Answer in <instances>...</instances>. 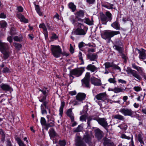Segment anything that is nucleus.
I'll return each instance as SVG.
<instances>
[{
    "mask_svg": "<svg viewBox=\"0 0 146 146\" xmlns=\"http://www.w3.org/2000/svg\"><path fill=\"white\" fill-rule=\"evenodd\" d=\"M40 107L42 114H43L44 113L46 114L47 111L46 110L44 109L42 104L41 105Z\"/></svg>",
    "mask_w": 146,
    "mask_h": 146,
    "instance_id": "nucleus-53",
    "label": "nucleus"
},
{
    "mask_svg": "<svg viewBox=\"0 0 146 146\" xmlns=\"http://www.w3.org/2000/svg\"><path fill=\"white\" fill-rule=\"evenodd\" d=\"M110 142L109 140L107 139L104 141V143L105 145L107 146Z\"/></svg>",
    "mask_w": 146,
    "mask_h": 146,
    "instance_id": "nucleus-63",
    "label": "nucleus"
},
{
    "mask_svg": "<svg viewBox=\"0 0 146 146\" xmlns=\"http://www.w3.org/2000/svg\"><path fill=\"white\" fill-rule=\"evenodd\" d=\"M47 89V88H44L42 90L39 89V91L41 92L44 96H47V94L46 93V90Z\"/></svg>",
    "mask_w": 146,
    "mask_h": 146,
    "instance_id": "nucleus-48",
    "label": "nucleus"
},
{
    "mask_svg": "<svg viewBox=\"0 0 146 146\" xmlns=\"http://www.w3.org/2000/svg\"><path fill=\"white\" fill-rule=\"evenodd\" d=\"M13 39L15 41H20L21 39L20 37L17 36H15Z\"/></svg>",
    "mask_w": 146,
    "mask_h": 146,
    "instance_id": "nucleus-55",
    "label": "nucleus"
},
{
    "mask_svg": "<svg viewBox=\"0 0 146 146\" xmlns=\"http://www.w3.org/2000/svg\"><path fill=\"white\" fill-rule=\"evenodd\" d=\"M93 136L91 133L86 132L82 138L81 137L76 135L75 138V146H86L85 143L90 144L92 143V139Z\"/></svg>",
    "mask_w": 146,
    "mask_h": 146,
    "instance_id": "nucleus-1",
    "label": "nucleus"
},
{
    "mask_svg": "<svg viewBox=\"0 0 146 146\" xmlns=\"http://www.w3.org/2000/svg\"><path fill=\"white\" fill-rule=\"evenodd\" d=\"M77 14L78 16L83 17L84 15V13L83 11L81 10L77 12Z\"/></svg>",
    "mask_w": 146,
    "mask_h": 146,
    "instance_id": "nucleus-42",
    "label": "nucleus"
},
{
    "mask_svg": "<svg viewBox=\"0 0 146 146\" xmlns=\"http://www.w3.org/2000/svg\"><path fill=\"white\" fill-rule=\"evenodd\" d=\"M48 101H44L43 102V104H42V105H43V106L44 105L45 107V108H47L48 109V110H49V112L50 113V110L49 109H48V107L46 106V104H48Z\"/></svg>",
    "mask_w": 146,
    "mask_h": 146,
    "instance_id": "nucleus-56",
    "label": "nucleus"
},
{
    "mask_svg": "<svg viewBox=\"0 0 146 146\" xmlns=\"http://www.w3.org/2000/svg\"><path fill=\"white\" fill-rule=\"evenodd\" d=\"M47 89V88H44L42 90L39 89V91L41 92L44 96H47V94L46 93V90Z\"/></svg>",
    "mask_w": 146,
    "mask_h": 146,
    "instance_id": "nucleus-47",
    "label": "nucleus"
},
{
    "mask_svg": "<svg viewBox=\"0 0 146 146\" xmlns=\"http://www.w3.org/2000/svg\"><path fill=\"white\" fill-rule=\"evenodd\" d=\"M113 48L114 49L118 51L120 53H122L123 50L122 48L116 45H114L113 46Z\"/></svg>",
    "mask_w": 146,
    "mask_h": 146,
    "instance_id": "nucleus-30",
    "label": "nucleus"
},
{
    "mask_svg": "<svg viewBox=\"0 0 146 146\" xmlns=\"http://www.w3.org/2000/svg\"><path fill=\"white\" fill-rule=\"evenodd\" d=\"M97 55L96 54H88L87 55L88 58L91 61H94L97 58Z\"/></svg>",
    "mask_w": 146,
    "mask_h": 146,
    "instance_id": "nucleus-23",
    "label": "nucleus"
},
{
    "mask_svg": "<svg viewBox=\"0 0 146 146\" xmlns=\"http://www.w3.org/2000/svg\"><path fill=\"white\" fill-rule=\"evenodd\" d=\"M89 83H82V86L83 87L90 88Z\"/></svg>",
    "mask_w": 146,
    "mask_h": 146,
    "instance_id": "nucleus-51",
    "label": "nucleus"
},
{
    "mask_svg": "<svg viewBox=\"0 0 146 146\" xmlns=\"http://www.w3.org/2000/svg\"><path fill=\"white\" fill-rule=\"evenodd\" d=\"M70 20L73 24H74L76 22L75 18L74 16H71L70 17Z\"/></svg>",
    "mask_w": 146,
    "mask_h": 146,
    "instance_id": "nucleus-45",
    "label": "nucleus"
},
{
    "mask_svg": "<svg viewBox=\"0 0 146 146\" xmlns=\"http://www.w3.org/2000/svg\"><path fill=\"white\" fill-rule=\"evenodd\" d=\"M127 72L128 74H131L135 77V80L137 81H140L141 79V77L135 71L129 68L127 70Z\"/></svg>",
    "mask_w": 146,
    "mask_h": 146,
    "instance_id": "nucleus-10",
    "label": "nucleus"
},
{
    "mask_svg": "<svg viewBox=\"0 0 146 146\" xmlns=\"http://www.w3.org/2000/svg\"><path fill=\"white\" fill-rule=\"evenodd\" d=\"M78 27L72 33V34L75 35H85L86 33L88 28L80 23H78Z\"/></svg>",
    "mask_w": 146,
    "mask_h": 146,
    "instance_id": "nucleus-3",
    "label": "nucleus"
},
{
    "mask_svg": "<svg viewBox=\"0 0 146 146\" xmlns=\"http://www.w3.org/2000/svg\"><path fill=\"white\" fill-rule=\"evenodd\" d=\"M2 72L3 73H8L9 72V70L7 67L4 68L3 69Z\"/></svg>",
    "mask_w": 146,
    "mask_h": 146,
    "instance_id": "nucleus-54",
    "label": "nucleus"
},
{
    "mask_svg": "<svg viewBox=\"0 0 146 146\" xmlns=\"http://www.w3.org/2000/svg\"><path fill=\"white\" fill-rule=\"evenodd\" d=\"M9 47L7 43L3 42L0 40V51L3 54L4 58H7L9 56Z\"/></svg>",
    "mask_w": 146,
    "mask_h": 146,
    "instance_id": "nucleus-5",
    "label": "nucleus"
},
{
    "mask_svg": "<svg viewBox=\"0 0 146 146\" xmlns=\"http://www.w3.org/2000/svg\"><path fill=\"white\" fill-rule=\"evenodd\" d=\"M47 118L48 119V123L46 124V127H48L54 126V122L53 117L52 116L51 118H50L49 115H47Z\"/></svg>",
    "mask_w": 146,
    "mask_h": 146,
    "instance_id": "nucleus-13",
    "label": "nucleus"
},
{
    "mask_svg": "<svg viewBox=\"0 0 146 146\" xmlns=\"http://www.w3.org/2000/svg\"><path fill=\"white\" fill-rule=\"evenodd\" d=\"M90 78V73L89 72H87L86 73L85 77L82 80V82H89Z\"/></svg>",
    "mask_w": 146,
    "mask_h": 146,
    "instance_id": "nucleus-21",
    "label": "nucleus"
},
{
    "mask_svg": "<svg viewBox=\"0 0 146 146\" xmlns=\"http://www.w3.org/2000/svg\"><path fill=\"white\" fill-rule=\"evenodd\" d=\"M119 111L122 113L124 116H129L133 117V111L130 109L123 108L120 109Z\"/></svg>",
    "mask_w": 146,
    "mask_h": 146,
    "instance_id": "nucleus-9",
    "label": "nucleus"
},
{
    "mask_svg": "<svg viewBox=\"0 0 146 146\" xmlns=\"http://www.w3.org/2000/svg\"><path fill=\"white\" fill-rule=\"evenodd\" d=\"M66 114L67 116L69 117L71 119V121H74V117L73 115V114L72 112V109H69L67 111Z\"/></svg>",
    "mask_w": 146,
    "mask_h": 146,
    "instance_id": "nucleus-19",
    "label": "nucleus"
},
{
    "mask_svg": "<svg viewBox=\"0 0 146 146\" xmlns=\"http://www.w3.org/2000/svg\"><path fill=\"white\" fill-rule=\"evenodd\" d=\"M121 137L123 139H125L128 140L130 139L131 138L130 137L127 136L124 134H121Z\"/></svg>",
    "mask_w": 146,
    "mask_h": 146,
    "instance_id": "nucleus-46",
    "label": "nucleus"
},
{
    "mask_svg": "<svg viewBox=\"0 0 146 146\" xmlns=\"http://www.w3.org/2000/svg\"><path fill=\"white\" fill-rule=\"evenodd\" d=\"M102 6L109 9H114V5L110 3H108L107 4L103 5Z\"/></svg>",
    "mask_w": 146,
    "mask_h": 146,
    "instance_id": "nucleus-26",
    "label": "nucleus"
},
{
    "mask_svg": "<svg viewBox=\"0 0 146 146\" xmlns=\"http://www.w3.org/2000/svg\"><path fill=\"white\" fill-rule=\"evenodd\" d=\"M86 96V94L83 93H78L76 96V100L79 101H82L84 100Z\"/></svg>",
    "mask_w": 146,
    "mask_h": 146,
    "instance_id": "nucleus-16",
    "label": "nucleus"
},
{
    "mask_svg": "<svg viewBox=\"0 0 146 146\" xmlns=\"http://www.w3.org/2000/svg\"><path fill=\"white\" fill-rule=\"evenodd\" d=\"M76 93L75 91L70 92H69V94L71 96L75 95L76 94Z\"/></svg>",
    "mask_w": 146,
    "mask_h": 146,
    "instance_id": "nucleus-64",
    "label": "nucleus"
},
{
    "mask_svg": "<svg viewBox=\"0 0 146 146\" xmlns=\"http://www.w3.org/2000/svg\"><path fill=\"white\" fill-rule=\"evenodd\" d=\"M0 134H1V135L2 140V141H4L5 137V135L4 134L3 131L1 129H0Z\"/></svg>",
    "mask_w": 146,
    "mask_h": 146,
    "instance_id": "nucleus-43",
    "label": "nucleus"
},
{
    "mask_svg": "<svg viewBox=\"0 0 146 146\" xmlns=\"http://www.w3.org/2000/svg\"><path fill=\"white\" fill-rule=\"evenodd\" d=\"M86 69L88 70H89L92 72H94L97 70V68L94 65L90 64L88 65L86 67Z\"/></svg>",
    "mask_w": 146,
    "mask_h": 146,
    "instance_id": "nucleus-20",
    "label": "nucleus"
},
{
    "mask_svg": "<svg viewBox=\"0 0 146 146\" xmlns=\"http://www.w3.org/2000/svg\"><path fill=\"white\" fill-rule=\"evenodd\" d=\"M17 9L19 12H22L23 11V9L21 6H19L17 7Z\"/></svg>",
    "mask_w": 146,
    "mask_h": 146,
    "instance_id": "nucleus-62",
    "label": "nucleus"
},
{
    "mask_svg": "<svg viewBox=\"0 0 146 146\" xmlns=\"http://www.w3.org/2000/svg\"><path fill=\"white\" fill-rule=\"evenodd\" d=\"M138 52L139 54V57L140 59H146V54H145L146 50L143 49H142L141 50H138Z\"/></svg>",
    "mask_w": 146,
    "mask_h": 146,
    "instance_id": "nucleus-15",
    "label": "nucleus"
},
{
    "mask_svg": "<svg viewBox=\"0 0 146 146\" xmlns=\"http://www.w3.org/2000/svg\"><path fill=\"white\" fill-rule=\"evenodd\" d=\"M108 81L109 82H116V81H115V78L114 77H113V78H109L108 80Z\"/></svg>",
    "mask_w": 146,
    "mask_h": 146,
    "instance_id": "nucleus-58",
    "label": "nucleus"
},
{
    "mask_svg": "<svg viewBox=\"0 0 146 146\" xmlns=\"http://www.w3.org/2000/svg\"><path fill=\"white\" fill-rule=\"evenodd\" d=\"M87 119L88 120L87 122V124L88 125V126L89 127H90L91 125H90V121L92 120L94 118V117H92L91 116H89L88 117H87Z\"/></svg>",
    "mask_w": 146,
    "mask_h": 146,
    "instance_id": "nucleus-35",
    "label": "nucleus"
},
{
    "mask_svg": "<svg viewBox=\"0 0 146 146\" xmlns=\"http://www.w3.org/2000/svg\"><path fill=\"white\" fill-rule=\"evenodd\" d=\"M16 140L19 146H26V145L23 143V141L19 138L18 137L17 138Z\"/></svg>",
    "mask_w": 146,
    "mask_h": 146,
    "instance_id": "nucleus-33",
    "label": "nucleus"
},
{
    "mask_svg": "<svg viewBox=\"0 0 146 146\" xmlns=\"http://www.w3.org/2000/svg\"><path fill=\"white\" fill-rule=\"evenodd\" d=\"M39 27L42 29L44 33L47 32V29L44 23L40 24L39 25Z\"/></svg>",
    "mask_w": 146,
    "mask_h": 146,
    "instance_id": "nucleus-36",
    "label": "nucleus"
},
{
    "mask_svg": "<svg viewBox=\"0 0 146 146\" xmlns=\"http://www.w3.org/2000/svg\"><path fill=\"white\" fill-rule=\"evenodd\" d=\"M59 144L61 146H65L66 144V142L64 140L60 141Z\"/></svg>",
    "mask_w": 146,
    "mask_h": 146,
    "instance_id": "nucleus-52",
    "label": "nucleus"
},
{
    "mask_svg": "<svg viewBox=\"0 0 146 146\" xmlns=\"http://www.w3.org/2000/svg\"><path fill=\"white\" fill-rule=\"evenodd\" d=\"M105 66V69L111 67L114 69H117L120 70V68L117 65L114 64L113 63L109 62H106L104 64Z\"/></svg>",
    "mask_w": 146,
    "mask_h": 146,
    "instance_id": "nucleus-14",
    "label": "nucleus"
},
{
    "mask_svg": "<svg viewBox=\"0 0 146 146\" xmlns=\"http://www.w3.org/2000/svg\"><path fill=\"white\" fill-rule=\"evenodd\" d=\"M49 133L51 138H54L56 136L57 134L53 129H51L49 131Z\"/></svg>",
    "mask_w": 146,
    "mask_h": 146,
    "instance_id": "nucleus-25",
    "label": "nucleus"
},
{
    "mask_svg": "<svg viewBox=\"0 0 146 146\" xmlns=\"http://www.w3.org/2000/svg\"><path fill=\"white\" fill-rule=\"evenodd\" d=\"M132 66L133 68L136 69L138 71H139L141 70V68L140 67L137 66L135 64H133Z\"/></svg>",
    "mask_w": 146,
    "mask_h": 146,
    "instance_id": "nucleus-50",
    "label": "nucleus"
},
{
    "mask_svg": "<svg viewBox=\"0 0 146 146\" xmlns=\"http://www.w3.org/2000/svg\"><path fill=\"white\" fill-rule=\"evenodd\" d=\"M40 122L42 125H44L46 126V121L44 118L42 117L41 118Z\"/></svg>",
    "mask_w": 146,
    "mask_h": 146,
    "instance_id": "nucleus-49",
    "label": "nucleus"
},
{
    "mask_svg": "<svg viewBox=\"0 0 146 146\" xmlns=\"http://www.w3.org/2000/svg\"><path fill=\"white\" fill-rule=\"evenodd\" d=\"M111 26L113 28L117 30L120 29V25L117 21H115L111 24Z\"/></svg>",
    "mask_w": 146,
    "mask_h": 146,
    "instance_id": "nucleus-24",
    "label": "nucleus"
},
{
    "mask_svg": "<svg viewBox=\"0 0 146 146\" xmlns=\"http://www.w3.org/2000/svg\"><path fill=\"white\" fill-rule=\"evenodd\" d=\"M106 15L103 14L101 16L100 19L103 24H106L108 21H110L111 19V14L110 12H106Z\"/></svg>",
    "mask_w": 146,
    "mask_h": 146,
    "instance_id": "nucleus-8",
    "label": "nucleus"
},
{
    "mask_svg": "<svg viewBox=\"0 0 146 146\" xmlns=\"http://www.w3.org/2000/svg\"><path fill=\"white\" fill-rule=\"evenodd\" d=\"M95 136L98 140H100L103 137V132L100 129L97 128L95 130Z\"/></svg>",
    "mask_w": 146,
    "mask_h": 146,
    "instance_id": "nucleus-12",
    "label": "nucleus"
},
{
    "mask_svg": "<svg viewBox=\"0 0 146 146\" xmlns=\"http://www.w3.org/2000/svg\"><path fill=\"white\" fill-rule=\"evenodd\" d=\"M58 38V36L56 35V34H52L51 36L52 38L54 39H56L57 38Z\"/></svg>",
    "mask_w": 146,
    "mask_h": 146,
    "instance_id": "nucleus-59",
    "label": "nucleus"
},
{
    "mask_svg": "<svg viewBox=\"0 0 146 146\" xmlns=\"http://www.w3.org/2000/svg\"><path fill=\"white\" fill-rule=\"evenodd\" d=\"M78 57H79V59L82 62L81 64H84V62L82 58V54L81 52H79Z\"/></svg>",
    "mask_w": 146,
    "mask_h": 146,
    "instance_id": "nucleus-44",
    "label": "nucleus"
},
{
    "mask_svg": "<svg viewBox=\"0 0 146 146\" xmlns=\"http://www.w3.org/2000/svg\"><path fill=\"white\" fill-rule=\"evenodd\" d=\"M138 139L139 141L141 144H144V142L143 140L142 136L141 134H139L138 135Z\"/></svg>",
    "mask_w": 146,
    "mask_h": 146,
    "instance_id": "nucleus-39",
    "label": "nucleus"
},
{
    "mask_svg": "<svg viewBox=\"0 0 146 146\" xmlns=\"http://www.w3.org/2000/svg\"><path fill=\"white\" fill-rule=\"evenodd\" d=\"M69 7L72 10V11L74 12L76 10V6L72 3H70L68 5Z\"/></svg>",
    "mask_w": 146,
    "mask_h": 146,
    "instance_id": "nucleus-32",
    "label": "nucleus"
},
{
    "mask_svg": "<svg viewBox=\"0 0 146 146\" xmlns=\"http://www.w3.org/2000/svg\"><path fill=\"white\" fill-rule=\"evenodd\" d=\"M83 128V126L81 124L79 125L76 128L74 129L73 132L76 133L80 132L82 130Z\"/></svg>",
    "mask_w": 146,
    "mask_h": 146,
    "instance_id": "nucleus-27",
    "label": "nucleus"
},
{
    "mask_svg": "<svg viewBox=\"0 0 146 146\" xmlns=\"http://www.w3.org/2000/svg\"><path fill=\"white\" fill-rule=\"evenodd\" d=\"M17 17L20 19V21L21 22H23L25 23H27L28 22V20L26 19L24 16L21 14H17Z\"/></svg>",
    "mask_w": 146,
    "mask_h": 146,
    "instance_id": "nucleus-17",
    "label": "nucleus"
},
{
    "mask_svg": "<svg viewBox=\"0 0 146 146\" xmlns=\"http://www.w3.org/2000/svg\"><path fill=\"white\" fill-rule=\"evenodd\" d=\"M16 34L15 32L13 33V32L12 31H11L10 32V34L11 35V36H9L7 38V40L10 43H11L12 42L13 39H12V36H13V35L15 34Z\"/></svg>",
    "mask_w": 146,
    "mask_h": 146,
    "instance_id": "nucleus-31",
    "label": "nucleus"
},
{
    "mask_svg": "<svg viewBox=\"0 0 146 146\" xmlns=\"http://www.w3.org/2000/svg\"><path fill=\"white\" fill-rule=\"evenodd\" d=\"M84 68H81L79 69H74L70 71V78L71 80H72L74 77L73 75L76 77H79L81 76L82 73L84 71Z\"/></svg>",
    "mask_w": 146,
    "mask_h": 146,
    "instance_id": "nucleus-7",
    "label": "nucleus"
},
{
    "mask_svg": "<svg viewBox=\"0 0 146 146\" xmlns=\"http://www.w3.org/2000/svg\"><path fill=\"white\" fill-rule=\"evenodd\" d=\"M7 25V23L4 21H0V26L1 27H6Z\"/></svg>",
    "mask_w": 146,
    "mask_h": 146,
    "instance_id": "nucleus-38",
    "label": "nucleus"
},
{
    "mask_svg": "<svg viewBox=\"0 0 146 146\" xmlns=\"http://www.w3.org/2000/svg\"><path fill=\"white\" fill-rule=\"evenodd\" d=\"M51 50L52 55L55 58H59L62 54V50L59 45H51Z\"/></svg>",
    "mask_w": 146,
    "mask_h": 146,
    "instance_id": "nucleus-4",
    "label": "nucleus"
},
{
    "mask_svg": "<svg viewBox=\"0 0 146 146\" xmlns=\"http://www.w3.org/2000/svg\"><path fill=\"white\" fill-rule=\"evenodd\" d=\"M83 21L85 23L89 25H92L93 24L92 21L90 20L88 18H86L83 20Z\"/></svg>",
    "mask_w": 146,
    "mask_h": 146,
    "instance_id": "nucleus-29",
    "label": "nucleus"
},
{
    "mask_svg": "<svg viewBox=\"0 0 146 146\" xmlns=\"http://www.w3.org/2000/svg\"><path fill=\"white\" fill-rule=\"evenodd\" d=\"M93 119L96 120L100 125L104 128L107 132H110L111 130L112 127H110V125H108L106 118H100L96 116L94 117Z\"/></svg>",
    "mask_w": 146,
    "mask_h": 146,
    "instance_id": "nucleus-2",
    "label": "nucleus"
},
{
    "mask_svg": "<svg viewBox=\"0 0 146 146\" xmlns=\"http://www.w3.org/2000/svg\"><path fill=\"white\" fill-rule=\"evenodd\" d=\"M70 51L72 53H73L74 52V48L71 44H70Z\"/></svg>",
    "mask_w": 146,
    "mask_h": 146,
    "instance_id": "nucleus-60",
    "label": "nucleus"
},
{
    "mask_svg": "<svg viewBox=\"0 0 146 146\" xmlns=\"http://www.w3.org/2000/svg\"><path fill=\"white\" fill-rule=\"evenodd\" d=\"M112 117L114 119H118L121 121L124 120L125 119L123 116L118 114L113 115Z\"/></svg>",
    "mask_w": 146,
    "mask_h": 146,
    "instance_id": "nucleus-22",
    "label": "nucleus"
},
{
    "mask_svg": "<svg viewBox=\"0 0 146 146\" xmlns=\"http://www.w3.org/2000/svg\"><path fill=\"white\" fill-rule=\"evenodd\" d=\"M6 15L3 13H1L0 14V18L4 19L6 18Z\"/></svg>",
    "mask_w": 146,
    "mask_h": 146,
    "instance_id": "nucleus-61",
    "label": "nucleus"
},
{
    "mask_svg": "<svg viewBox=\"0 0 146 146\" xmlns=\"http://www.w3.org/2000/svg\"><path fill=\"white\" fill-rule=\"evenodd\" d=\"M118 127H119L121 129L125 131L127 128V125L124 124H122L118 126Z\"/></svg>",
    "mask_w": 146,
    "mask_h": 146,
    "instance_id": "nucleus-34",
    "label": "nucleus"
},
{
    "mask_svg": "<svg viewBox=\"0 0 146 146\" xmlns=\"http://www.w3.org/2000/svg\"><path fill=\"white\" fill-rule=\"evenodd\" d=\"M87 117V115L86 114L83 115L81 116L80 117V120L82 121H86V119Z\"/></svg>",
    "mask_w": 146,
    "mask_h": 146,
    "instance_id": "nucleus-37",
    "label": "nucleus"
},
{
    "mask_svg": "<svg viewBox=\"0 0 146 146\" xmlns=\"http://www.w3.org/2000/svg\"><path fill=\"white\" fill-rule=\"evenodd\" d=\"M120 32L119 31H106L101 34L102 37L104 39H110L114 36L120 34Z\"/></svg>",
    "mask_w": 146,
    "mask_h": 146,
    "instance_id": "nucleus-6",
    "label": "nucleus"
},
{
    "mask_svg": "<svg viewBox=\"0 0 146 146\" xmlns=\"http://www.w3.org/2000/svg\"><path fill=\"white\" fill-rule=\"evenodd\" d=\"M108 96L106 92L102 93L99 94L95 96V98L98 100H101L104 101L106 100Z\"/></svg>",
    "mask_w": 146,
    "mask_h": 146,
    "instance_id": "nucleus-11",
    "label": "nucleus"
},
{
    "mask_svg": "<svg viewBox=\"0 0 146 146\" xmlns=\"http://www.w3.org/2000/svg\"><path fill=\"white\" fill-rule=\"evenodd\" d=\"M14 45L17 49L19 50L20 49L22 46L21 45V44H19L16 42L14 43Z\"/></svg>",
    "mask_w": 146,
    "mask_h": 146,
    "instance_id": "nucleus-40",
    "label": "nucleus"
},
{
    "mask_svg": "<svg viewBox=\"0 0 146 146\" xmlns=\"http://www.w3.org/2000/svg\"><path fill=\"white\" fill-rule=\"evenodd\" d=\"M0 87L4 91H11L12 90V88L9 85L6 84H3L0 85Z\"/></svg>",
    "mask_w": 146,
    "mask_h": 146,
    "instance_id": "nucleus-18",
    "label": "nucleus"
},
{
    "mask_svg": "<svg viewBox=\"0 0 146 146\" xmlns=\"http://www.w3.org/2000/svg\"><path fill=\"white\" fill-rule=\"evenodd\" d=\"M91 80L94 82H101L100 79L97 78L94 76L91 78Z\"/></svg>",
    "mask_w": 146,
    "mask_h": 146,
    "instance_id": "nucleus-41",
    "label": "nucleus"
},
{
    "mask_svg": "<svg viewBox=\"0 0 146 146\" xmlns=\"http://www.w3.org/2000/svg\"><path fill=\"white\" fill-rule=\"evenodd\" d=\"M111 90L114 92L115 93H118L120 92H122L123 91V90L121 88L115 87L114 89H111Z\"/></svg>",
    "mask_w": 146,
    "mask_h": 146,
    "instance_id": "nucleus-28",
    "label": "nucleus"
},
{
    "mask_svg": "<svg viewBox=\"0 0 146 146\" xmlns=\"http://www.w3.org/2000/svg\"><path fill=\"white\" fill-rule=\"evenodd\" d=\"M134 90L136 92H138L141 90V88L139 86H135L133 88Z\"/></svg>",
    "mask_w": 146,
    "mask_h": 146,
    "instance_id": "nucleus-57",
    "label": "nucleus"
}]
</instances>
